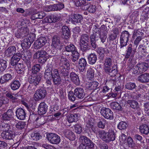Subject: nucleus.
Wrapping results in <instances>:
<instances>
[{"label": "nucleus", "instance_id": "aec40b11", "mask_svg": "<svg viewBox=\"0 0 149 149\" xmlns=\"http://www.w3.org/2000/svg\"><path fill=\"white\" fill-rule=\"evenodd\" d=\"M15 134L11 131L3 132L1 134V136L3 139L6 140L12 139L15 136Z\"/></svg>", "mask_w": 149, "mask_h": 149}, {"label": "nucleus", "instance_id": "bf43d9fd", "mask_svg": "<svg viewBox=\"0 0 149 149\" xmlns=\"http://www.w3.org/2000/svg\"><path fill=\"white\" fill-rule=\"evenodd\" d=\"M75 131L77 134H79L82 131V127L80 124H76L74 126Z\"/></svg>", "mask_w": 149, "mask_h": 149}, {"label": "nucleus", "instance_id": "13d9d810", "mask_svg": "<svg viewBox=\"0 0 149 149\" xmlns=\"http://www.w3.org/2000/svg\"><path fill=\"white\" fill-rule=\"evenodd\" d=\"M132 45L130 44L127 47V48L126 51L127 52L125 56V58H128L132 53Z\"/></svg>", "mask_w": 149, "mask_h": 149}, {"label": "nucleus", "instance_id": "2f4dec72", "mask_svg": "<svg viewBox=\"0 0 149 149\" xmlns=\"http://www.w3.org/2000/svg\"><path fill=\"white\" fill-rule=\"evenodd\" d=\"M62 30L63 37L65 39H68L70 37V31L69 28L67 26H63L62 27Z\"/></svg>", "mask_w": 149, "mask_h": 149}, {"label": "nucleus", "instance_id": "c85d7f7f", "mask_svg": "<svg viewBox=\"0 0 149 149\" xmlns=\"http://www.w3.org/2000/svg\"><path fill=\"white\" fill-rule=\"evenodd\" d=\"M60 19L61 17L59 16H48L45 18L44 20L46 23H51L57 22Z\"/></svg>", "mask_w": 149, "mask_h": 149}, {"label": "nucleus", "instance_id": "6e6552de", "mask_svg": "<svg viewBox=\"0 0 149 149\" xmlns=\"http://www.w3.org/2000/svg\"><path fill=\"white\" fill-rule=\"evenodd\" d=\"M48 140L51 143L54 144H58L61 141L60 137L55 133H50L47 135V136Z\"/></svg>", "mask_w": 149, "mask_h": 149}, {"label": "nucleus", "instance_id": "4d7b16f0", "mask_svg": "<svg viewBox=\"0 0 149 149\" xmlns=\"http://www.w3.org/2000/svg\"><path fill=\"white\" fill-rule=\"evenodd\" d=\"M127 126L126 123L125 121H122L119 123L117 127L120 130H122L125 129Z\"/></svg>", "mask_w": 149, "mask_h": 149}, {"label": "nucleus", "instance_id": "864d4df0", "mask_svg": "<svg viewBox=\"0 0 149 149\" xmlns=\"http://www.w3.org/2000/svg\"><path fill=\"white\" fill-rule=\"evenodd\" d=\"M125 88L129 90H132L135 88L136 86L135 83L130 82L126 83L125 85Z\"/></svg>", "mask_w": 149, "mask_h": 149}, {"label": "nucleus", "instance_id": "ea45409f", "mask_svg": "<svg viewBox=\"0 0 149 149\" xmlns=\"http://www.w3.org/2000/svg\"><path fill=\"white\" fill-rule=\"evenodd\" d=\"M99 83L96 81H93L88 83L87 85V87L90 90H95L98 87Z\"/></svg>", "mask_w": 149, "mask_h": 149}, {"label": "nucleus", "instance_id": "473e14b6", "mask_svg": "<svg viewBox=\"0 0 149 149\" xmlns=\"http://www.w3.org/2000/svg\"><path fill=\"white\" fill-rule=\"evenodd\" d=\"M63 133L65 136L70 140L73 141L75 139V136L73 133L70 130L66 129L64 130Z\"/></svg>", "mask_w": 149, "mask_h": 149}, {"label": "nucleus", "instance_id": "7c9ffc66", "mask_svg": "<svg viewBox=\"0 0 149 149\" xmlns=\"http://www.w3.org/2000/svg\"><path fill=\"white\" fill-rule=\"evenodd\" d=\"M70 77L71 80L75 84L79 85L80 81L78 76L74 72H71L70 74Z\"/></svg>", "mask_w": 149, "mask_h": 149}, {"label": "nucleus", "instance_id": "423d86ee", "mask_svg": "<svg viewBox=\"0 0 149 149\" xmlns=\"http://www.w3.org/2000/svg\"><path fill=\"white\" fill-rule=\"evenodd\" d=\"M79 140L81 143L80 144H83L90 148H92L94 147L95 144L86 136H81L80 137Z\"/></svg>", "mask_w": 149, "mask_h": 149}, {"label": "nucleus", "instance_id": "58836bf2", "mask_svg": "<svg viewBox=\"0 0 149 149\" xmlns=\"http://www.w3.org/2000/svg\"><path fill=\"white\" fill-rule=\"evenodd\" d=\"M74 4L77 7L81 6L82 9V6L86 5L88 3L86 0H72Z\"/></svg>", "mask_w": 149, "mask_h": 149}, {"label": "nucleus", "instance_id": "393cba45", "mask_svg": "<svg viewBox=\"0 0 149 149\" xmlns=\"http://www.w3.org/2000/svg\"><path fill=\"white\" fill-rule=\"evenodd\" d=\"M74 95L79 99H83L85 95V93L83 88L81 87L76 88L74 90Z\"/></svg>", "mask_w": 149, "mask_h": 149}, {"label": "nucleus", "instance_id": "5701e85b", "mask_svg": "<svg viewBox=\"0 0 149 149\" xmlns=\"http://www.w3.org/2000/svg\"><path fill=\"white\" fill-rule=\"evenodd\" d=\"M21 58V54L19 53H17L13 54L10 63L13 66H15L20 60Z\"/></svg>", "mask_w": 149, "mask_h": 149}, {"label": "nucleus", "instance_id": "412c9836", "mask_svg": "<svg viewBox=\"0 0 149 149\" xmlns=\"http://www.w3.org/2000/svg\"><path fill=\"white\" fill-rule=\"evenodd\" d=\"M47 106L44 102L40 103L38 107V113L40 115L45 114L47 110Z\"/></svg>", "mask_w": 149, "mask_h": 149}, {"label": "nucleus", "instance_id": "6e6d98bb", "mask_svg": "<svg viewBox=\"0 0 149 149\" xmlns=\"http://www.w3.org/2000/svg\"><path fill=\"white\" fill-rule=\"evenodd\" d=\"M52 78L53 84L54 85L58 86L61 84V78L60 76Z\"/></svg>", "mask_w": 149, "mask_h": 149}, {"label": "nucleus", "instance_id": "09e8293b", "mask_svg": "<svg viewBox=\"0 0 149 149\" xmlns=\"http://www.w3.org/2000/svg\"><path fill=\"white\" fill-rule=\"evenodd\" d=\"M112 109L117 110H121L122 108L120 105L117 102H114L111 103L110 104Z\"/></svg>", "mask_w": 149, "mask_h": 149}, {"label": "nucleus", "instance_id": "a878e982", "mask_svg": "<svg viewBox=\"0 0 149 149\" xmlns=\"http://www.w3.org/2000/svg\"><path fill=\"white\" fill-rule=\"evenodd\" d=\"M64 65L66 67L67 70L70 69V65L69 61L66 58L61 56L60 59L59 67H65Z\"/></svg>", "mask_w": 149, "mask_h": 149}, {"label": "nucleus", "instance_id": "69168bd1", "mask_svg": "<svg viewBox=\"0 0 149 149\" xmlns=\"http://www.w3.org/2000/svg\"><path fill=\"white\" fill-rule=\"evenodd\" d=\"M143 107L145 113L146 115L149 116V102L144 103Z\"/></svg>", "mask_w": 149, "mask_h": 149}, {"label": "nucleus", "instance_id": "4be33fe9", "mask_svg": "<svg viewBox=\"0 0 149 149\" xmlns=\"http://www.w3.org/2000/svg\"><path fill=\"white\" fill-rule=\"evenodd\" d=\"M140 70L141 74L146 72L149 68V60L146 61L145 62L138 63L137 64Z\"/></svg>", "mask_w": 149, "mask_h": 149}, {"label": "nucleus", "instance_id": "338daca9", "mask_svg": "<svg viewBox=\"0 0 149 149\" xmlns=\"http://www.w3.org/2000/svg\"><path fill=\"white\" fill-rule=\"evenodd\" d=\"M139 15V12L137 11H134L131 15L130 17L132 20L134 22H136L137 21V17Z\"/></svg>", "mask_w": 149, "mask_h": 149}, {"label": "nucleus", "instance_id": "79ce46f5", "mask_svg": "<svg viewBox=\"0 0 149 149\" xmlns=\"http://www.w3.org/2000/svg\"><path fill=\"white\" fill-rule=\"evenodd\" d=\"M78 116L77 113L71 114L69 116L68 118V121L69 123L76 122L78 119Z\"/></svg>", "mask_w": 149, "mask_h": 149}, {"label": "nucleus", "instance_id": "8fccbe9b", "mask_svg": "<svg viewBox=\"0 0 149 149\" xmlns=\"http://www.w3.org/2000/svg\"><path fill=\"white\" fill-rule=\"evenodd\" d=\"M15 125L16 128L18 130H22L24 128L26 124L24 122L17 121Z\"/></svg>", "mask_w": 149, "mask_h": 149}, {"label": "nucleus", "instance_id": "4468645a", "mask_svg": "<svg viewBox=\"0 0 149 149\" xmlns=\"http://www.w3.org/2000/svg\"><path fill=\"white\" fill-rule=\"evenodd\" d=\"M47 42V40L45 37H40L35 42L34 46L37 49L40 48L44 46Z\"/></svg>", "mask_w": 149, "mask_h": 149}, {"label": "nucleus", "instance_id": "3c124183", "mask_svg": "<svg viewBox=\"0 0 149 149\" xmlns=\"http://www.w3.org/2000/svg\"><path fill=\"white\" fill-rule=\"evenodd\" d=\"M112 59L109 57H107L105 60L104 67H112Z\"/></svg>", "mask_w": 149, "mask_h": 149}, {"label": "nucleus", "instance_id": "e2e57ef3", "mask_svg": "<svg viewBox=\"0 0 149 149\" xmlns=\"http://www.w3.org/2000/svg\"><path fill=\"white\" fill-rule=\"evenodd\" d=\"M40 66L39 64H37L33 66L32 72L33 74H36L40 70Z\"/></svg>", "mask_w": 149, "mask_h": 149}, {"label": "nucleus", "instance_id": "9d476101", "mask_svg": "<svg viewBox=\"0 0 149 149\" xmlns=\"http://www.w3.org/2000/svg\"><path fill=\"white\" fill-rule=\"evenodd\" d=\"M101 114L106 119L112 120L113 119V112L108 108L103 107L100 111Z\"/></svg>", "mask_w": 149, "mask_h": 149}, {"label": "nucleus", "instance_id": "ddd939ff", "mask_svg": "<svg viewBox=\"0 0 149 149\" xmlns=\"http://www.w3.org/2000/svg\"><path fill=\"white\" fill-rule=\"evenodd\" d=\"M87 65V62L86 60L84 58H81L79 60L78 65L79 69L80 70L81 74L85 75V71L86 70V66Z\"/></svg>", "mask_w": 149, "mask_h": 149}, {"label": "nucleus", "instance_id": "7ed1b4c3", "mask_svg": "<svg viewBox=\"0 0 149 149\" xmlns=\"http://www.w3.org/2000/svg\"><path fill=\"white\" fill-rule=\"evenodd\" d=\"M131 35L127 31H123L120 36V48L121 49L127 45Z\"/></svg>", "mask_w": 149, "mask_h": 149}, {"label": "nucleus", "instance_id": "c756f323", "mask_svg": "<svg viewBox=\"0 0 149 149\" xmlns=\"http://www.w3.org/2000/svg\"><path fill=\"white\" fill-rule=\"evenodd\" d=\"M13 77L11 74L7 73L4 74L0 78V82L1 84H4L12 80Z\"/></svg>", "mask_w": 149, "mask_h": 149}, {"label": "nucleus", "instance_id": "a18cd8bd", "mask_svg": "<svg viewBox=\"0 0 149 149\" xmlns=\"http://www.w3.org/2000/svg\"><path fill=\"white\" fill-rule=\"evenodd\" d=\"M88 43H79L81 50L83 52H86L90 49Z\"/></svg>", "mask_w": 149, "mask_h": 149}, {"label": "nucleus", "instance_id": "e433bc0d", "mask_svg": "<svg viewBox=\"0 0 149 149\" xmlns=\"http://www.w3.org/2000/svg\"><path fill=\"white\" fill-rule=\"evenodd\" d=\"M16 71L18 74H24L25 70L24 65L21 63H18L15 66Z\"/></svg>", "mask_w": 149, "mask_h": 149}, {"label": "nucleus", "instance_id": "bb28decb", "mask_svg": "<svg viewBox=\"0 0 149 149\" xmlns=\"http://www.w3.org/2000/svg\"><path fill=\"white\" fill-rule=\"evenodd\" d=\"M89 38L90 45L94 49H96L97 47V44L96 42L98 40L97 38L96 33H93V34H92L90 36Z\"/></svg>", "mask_w": 149, "mask_h": 149}, {"label": "nucleus", "instance_id": "4c0bfd02", "mask_svg": "<svg viewBox=\"0 0 149 149\" xmlns=\"http://www.w3.org/2000/svg\"><path fill=\"white\" fill-rule=\"evenodd\" d=\"M140 132L147 135L149 133V127L146 124L141 125L139 127Z\"/></svg>", "mask_w": 149, "mask_h": 149}, {"label": "nucleus", "instance_id": "f03ea898", "mask_svg": "<svg viewBox=\"0 0 149 149\" xmlns=\"http://www.w3.org/2000/svg\"><path fill=\"white\" fill-rule=\"evenodd\" d=\"M33 58L34 59H38V61L39 63H44L47 61L48 57L45 51L41 50L34 54Z\"/></svg>", "mask_w": 149, "mask_h": 149}, {"label": "nucleus", "instance_id": "f704fd0d", "mask_svg": "<svg viewBox=\"0 0 149 149\" xmlns=\"http://www.w3.org/2000/svg\"><path fill=\"white\" fill-rule=\"evenodd\" d=\"M21 85L19 81L17 80H13L10 84L11 88L13 91H15L19 89Z\"/></svg>", "mask_w": 149, "mask_h": 149}, {"label": "nucleus", "instance_id": "0eeeda50", "mask_svg": "<svg viewBox=\"0 0 149 149\" xmlns=\"http://www.w3.org/2000/svg\"><path fill=\"white\" fill-rule=\"evenodd\" d=\"M29 32V29L27 27L22 26L17 30L15 33V36L17 38H22L28 35Z\"/></svg>", "mask_w": 149, "mask_h": 149}, {"label": "nucleus", "instance_id": "a211bd4d", "mask_svg": "<svg viewBox=\"0 0 149 149\" xmlns=\"http://www.w3.org/2000/svg\"><path fill=\"white\" fill-rule=\"evenodd\" d=\"M41 78L42 76L40 74L31 75L30 78V82L33 84L34 86H37L40 81Z\"/></svg>", "mask_w": 149, "mask_h": 149}, {"label": "nucleus", "instance_id": "de8ad7c7", "mask_svg": "<svg viewBox=\"0 0 149 149\" xmlns=\"http://www.w3.org/2000/svg\"><path fill=\"white\" fill-rule=\"evenodd\" d=\"M127 103L132 109H135L137 108L138 104V102L135 100H129L127 101Z\"/></svg>", "mask_w": 149, "mask_h": 149}, {"label": "nucleus", "instance_id": "9b49d317", "mask_svg": "<svg viewBox=\"0 0 149 149\" xmlns=\"http://www.w3.org/2000/svg\"><path fill=\"white\" fill-rule=\"evenodd\" d=\"M104 70L105 74L111 77L115 76L118 72L117 66L116 65L112 67H104Z\"/></svg>", "mask_w": 149, "mask_h": 149}, {"label": "nucleus", "instance_id": "774afa93", "mask_svg": "<svg viewBox=\"0 0 149 149\" xmlns=\"http://www.w3.org/2000/svg\"><path fill=\"white\" fill-rule=\"evenodd\" d=\"M74 93L72 91H70L68 94V97L70 100L71 101H74L76 99V97L75 96Z\"/></svg>", "mask_w": 149, "mask_h": 149}, {"label": "nucleus", "instance_id": "603ef678", "mask_svg": "<svg viewBox=\"0 0 149 149\" xmlns=\"http://www.w3.org/2000/svg\"><path fill=\"white\" fill-rule=\"evenodd\" d=\"M87 75L89 79H92L94 76V70L92 68H89L87 71Z\"/></svg>", "mask_w": 149, "mask_h": 149}, {"label": "nucleus", "instance_id": "052dcab7", "mask_svg": "<svg viewBox=\"0 0 149 149\" xmlns=\"http://www.w3.org/2000/svg\"><path fill=\"white\" fill-rule=\"evenodd\" d=\"M127 145L129 147L133 148L135 146V143L132 138L128 137L127 139Z\"/></svg>", "mask_w": 149, "mask_h": 149}, {"label": "nucleus", "instance_id": "f3484780", "mask_svg": "<svg viewBox=\"0 0 149 149\" xmlns=\"http://www.w3.org/2000/svg\"><path fill=\"white\" fill-rule=\"evenodd\" d=\"M34 39L31 37H29L24 39L23 42L21 44L22 47L25 49L29 48L33 43Z\"/></svg>", "mask_w": 149, "mask_h": 149}, {"label": "nucleus", "instance_id": "c03bdc74", "mask_svg": "<svg viewBox=\"0 0 149 149\" xmlns=\"http://www.w3.org/2000/svg\"><path fill=\"white\" fill-rule=\"evenodd\" d=\"M79 54L77 50L72 52V57H71L72 61L75 63H77V61L79 57Z\"/></svg>", "mask_w": 149, "mask_h": 149}, {"label": "nucleus", "instance_id": "37998d69", "mask_svg": "<svg viewBox=\"0 0 149 149\" xmlns=\"http://www.w3.org/2000/svg\"><path fill=\"white\" fill-rule=\"evenodd\" d=\"M44 78L45 80V84L47 86L49 87L51 86L52 85L51 81V77H50V75L49 74V72L47 74L45 72Z\"/></svg>", "mask_w": 149, "mask_h": 149}, {"label": "nucleus", "instance_id": "20e7f679", "mask_svg": "<svg viewBox=\"0 0 149 149\" xmlns=\"http://www.w3.org/2000/svg\"><path fill=\"white\" fill-rule=\"evenodd\" d=\"M47 94L45 89L42 88L37 90L35 92L33 98L35 101H38L44 98Z\"/></svg>", "mask_w": 149, "mask_h": 149}, {"label": "nucleus", "instance_id": "a19ab883", "mask_svg": "<svg viewBox=\"0 0 149 149\" xmlns=\"http://www.w3.org/2000/svg\"><path fill=\"white\" fill-rule=\"evenodd\" d=\"M97 120L98 121L97 123V127L102 129H104L105 125L106 120L104 118H99Z\"/></svg>", "mask_w": 149, "mask_h": 149}, {"label": "nucleus", "instance_id": "72a5a7b5", "mask_svg": "<svg viewBox=\"0 0 149 149\" xmlns=\"http://www.w3.org/2000/svg\"><path fill=\"white\" fill-rule=\"evenodd\" d=\"M16 50V48L15 46H11L5 51V54L7 57H10L13 54H15Z\"/></svg>", "mask_w": 149, "mask_h": 149}, {"label": "nucleus", "instance_id": "0e129e2a", "mask_svg": "<svg viewBox=\"0 0 149 149\" xmlns=\"http://www.w3.org/2000/svg\"><path fill=\"white\" fill-rule=\"evenodd\" d=\"M31 53L29 51H26L24 52V53L22 52V54H21V57H22L23 60L25 61L27 60V58H29V57L28 56L29 55H31Z\"/></svg>", "mask_w": 149, "mask_h": 149}, {"label": "nucleus", "instance_id": "f8f14e48", "mask_svg": "<svg viewBox=\"0 0 149 149\" xmlns=\"http://www.w3.org/2000/svg\"><path fill=\"white\" fill-rule=\"evenodd\" d=\"M52 41V45L56 49L61 50L63 48V45L61 43L60 39L59 37L57 36H54Z\"/></svg>", "mask_w": 149, "mask_h": 149}, {"label": "nucleus", "instance_id": "dca6fc26", "mask_svg": "<svg viewBox=\"0 0 149 149\" xmlns=\"http://www.w3.org/2000/svg\"><path fill=\"white\" fill-rule=\"evenodd\" d=\"M13 111L12 109H9L2 115V119L5 121H9L13 117Z\"/></svg>", "mask_w": 149, "mask_h": 149}, {"label": "nucleus", "instance_id": "49530a36", "mask_svg": "<svg viewBox=\"0 0 149 149\" xmlns=\"http://www.w3.org/2000/svg\"><path fill=\"white\" fill-rule=\"evenodd\" d=\"M89 38L88 36L86 34H84L81 36L79 43H89Z\"/></svg>", "mask_w": 149, "mask_h": 149}, {"label": "nucleus", "instance_id": "39448f33", "mask_svg": "<svg viewBox=\"0 0 149 149\" xmlns=\"http://www.w3.org/2000/svg\"><path fill=\"white\" fill-rule=\"evenodd\" d=\"M52 65L51 64H48L47 65L45 72L47 73H49L50 77L52 78L60 76L59 70L56 68L53 69Z\"/></svg>", "mask_w": 149, "mask_h": 149}, {"label": "nucleus", "instance_id": "2eb2a0df", "mask_svg": "<svg viewBox=\"0 0 149 149\" xmlns=\"http://www.w3.org/2000/svg\"><path fill=\"white\" fill-rule=\"evenodd\" d=\"M15 113L17 119L20 120H24L26 116L25 111L21 107L18 108L16 110Z\"/></svg>", "mask_w": 149, "mask_h": 149}, {"label": "nucleus", "instance_id": "cd10ccee", "mask_svg": "<svg viewBox=\"0 0 149 149\" xmlns=\"http://www.w3.org/2000/svg\"><path fill=\"white\" fill-rule=\"evenodd\" d=\"M82 10H88L89 13H94L96 11V7L95 5L91 4L88 3L86 5L82 6Z\"/></svg>", "mask_w": 149, "mask_h": 149}, {"label": "nucleus", "instance_id": "6ab92c4d", "mask_svg": "<svg viewBox=\"0 0 149 149\" xmlns=\"http://www.w3.org/2000/svg\"><path fill=\"white\" fill-rule=\"evenodd\" d=\"M82 16L79 14H74L72 15L69 18V20L75 24V23H80L83 20Z\"/></svg>", "mask_w": 149, "mask_h": 149}, {"label": "nucleus", "instance_id": "b1692460", "mask_svg": "<svg viewBox=\"0 0 149 149\" xmlns=\"http://www.w3.org/2000/svg\"><path fill=\"white\" fill-rule=\"evenodd\" d=\"M137 80L142 83L149 82V73H145L140 74L138 77Z\"/></svg>", "mask_w": 149, "mask_h": 149}, {"label": "nucleus", "instance_id": "1a4fd4ad", "mask_svg": "<svg viewBox=\"0 0 149 149\" xmlns=\"http://www.w3.org/2000/svg\"><path fill=\"white\" fill-rule=\"evenodd\" d=\"M58 69L59 73L61 76L63 77L64 78L65 81L63 82L64 85H67L68 83H69V72L68 69L67 70L65 67H59Z\"/></svg>", "mask_w": 149, "mask_h": 149}, {"label": "nucleus", "instance_id": "c9c22d12", "mask_svg": "<svg viewBox=\"0 0 149 149\" xmlns=\"http://www.w3.org/2000/svg\"><path fill=\"white\" fill-rule=\"evenodd\" d=\"M88 58L89 63L91 65L95 64L97 59V55L95 53H91L89 54Z\"/></svg>", "mask_w": 149, "mask_h": 149}, {"label": "nucleus", "instance_id": "f257e3e1", "mask_svg": "<svg viewBox=\"0 0 149 149\" xmlns=\"http://www.w3.org/2000/svg\"><path fill=\"white\" fill-rule=\"evenodd\" d=\"M98 136L103 141L107 143L114 141L116 137L114 131L111 128L110 129L108 132L103 130H99Z\"/></svg>", "mask_w": 149, "mask_h": 149}, {"label": "nucleus", "instance_id": "5fc2aeb1", "mask_svg": "<svg viewBox=\"0 0 149 149\" xmlns=\"http://www.w3.org/2000/svg\"><path fill=\"white\" fill-rule=\"evenodd\" d=\"M76 48L74 45L72 44L68 45L65 47V50L67 52H71L72 53L76 51Z\"/></svg>", "mask_w": 149, "mask_h": 149}, {"label": "nucleus", "instance_id": "680f3d73", "mask_svg": "<svg viewBox=\"0 0 149 149\" xmlns=\"http://www.w3.org/2000/svg\"><path fill=\"white\" fill-rule=\"evenodd\" d=\"M10 128V125L6 123H3L1 127V129L3 132L10 131L9 130Z\"/></svg>", "mask_w": 149, "mask_h": 149}]
</instances>
